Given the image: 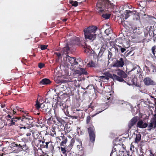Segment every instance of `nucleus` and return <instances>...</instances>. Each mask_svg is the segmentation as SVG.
<instances>
[{"label": "nucleus", "instance_id": "nucleus-1", "mask_svg": "<svg viewBox=\"0 0 156 156\" xmlns=\"http://www.w3.org/2000/svg\"><path fill=\"white\" fill-rule=\"evenodd\" d=\"M23 113L22 117H19V125L23 126H19L20 129L23 128L26 129V128H29L30 125L33 122V117L29 115V114L24 111H22Z\"/></svg>", "mask_w": 156, "mask_h": 156}, {"label": "nucleus", "instance_id": "nucleus-2", "mask_svg": "<svg viewBox=\"0 0 156 156\" xmlns=\"http://www.w3.org/2000/svg\"><path fill=\"white\" fill-rule=\"evenodd\" d=\"M45 103H42L40 104L38 100L36 101L35 105L36 108L38 110H40L44 114L47 115L51 114V108L47 105H45Z\"/></svg>", "mask_w": 156, "mask_h": 156}, {"label": "nucleus", "instance_id": "nucleus-3", "mask_svg": "<svg viewBox=\"0 0 156 156\" xmlns=\"http://www.w3.org/2000/svg\"><path fill=\"white\" fill-rule=\"evenodd\" d=\"M117 74H113V80H117L120 82H126L124 79L127 80L126 78H127L128 76L127 74L125 72L121 69H119L117 71Z\"/></svg>", "mask_w": 156, "mask_h": 156}, {"label": "nucleus", "instance_id": "nucleus-4", "mask_svg": "<svg viewBox=\"0 0 156 156\" xmlns=\"http://www.w3.org/2000/svg\"><path fill=\"white\" fill-rule=\"evenodd\" d=\"M90 141L94 143L96 137L95 130L94 126H90L87 128Z\"/></svg>", "mask_w": 156, "mask_h": 156}, {"label": "nucleus", "instance_id": "nucleus-5", "mask_svg": "<svg viewBox=\"0 0 156 156\" xmlns=\"http://www.w3.org/2000/svg\"><path fill=\"white\" fill-rule=\"evenodd\" d=\"M19 117H13L7 121L6 125L9 126L13 125L18 126L19 124Z\"/></svg>", "mask_w": 156, "mask_h": 156}, {"label": "nucleus", "instance_id": "nucleus-6", "mask_svg": "<svg viewBox=\"0 0 156 156\" xmlns=\"http://www.w3.org/2000/svg\"><path fill=\"white\" fill-rule=\"evenodd\" d=\"M40 147L41 148H46L47 149L50 148L51 149H52L54 148L51 144L49 142L46 141V140L44 139L41 140Z\"/></svg>", "mask_w": 156, "mask_h": 156}, {"label": "nucleus", "instance_id": "nucleus-7", "mask_svg": "<svg viewBox=\"0 0 156 156\" xmlns=\"http://www.w3.org/2000/svg\"><path fill=\"white\" fill-rule=\"evenodd\" d=\"M58 107L62 109V110H65V108H64L63 104H62V102L61 101H57L55 106H54V112L55 116L56 117L57 116L59 115V109Z\"/></svg>", "mask_w": 156, "mask_h": 156}, {"label": "nucleus", "instance_id": "nucleus-8", "mask_svg": "<svg viewBox=\"0 0 156 156\" xmlns=\"http://www.w3.org/2000/svg\"><path fill=\"white\" fill-rule=\"evenodd\" d=\"M154 26L155 25L154 24L153 26L152 29V26H148L146 28V30L144 32L145 37H147L148 34L151 37L153 36L154 34V31L155 30V29L154 28Z\"/></svg>", "mask_w": 156, "mask_h": 156}, {"label": "nucleus", "instance_id": "nucleus-9", "mask_svg": "<svg viewBox=\"0 0 156 156\" xmlns=\"http://www.w3.org/2000/svg\"><path fill=\"white\" fill-rule=\"evenodd\" d=\"M87 73L85 69L78 68L76 69L73 73L74 75H77V76H79L82 75H87Z\"/></svg>", "mask_w": 156, "mask_h": 156}, {"label": "nucleus", "instance_id": "nucleus-10", "mask_svg": "<svg viewBox=\"0 0 156 156\" xmlns=\"http://www.w3.org/2000/svg\"><path fill=\"white\" fill-rule=\"evenodd\" d=\"M97 29L98 28L96 26H92L85 28L83 31L84 34H85V33L94 34L95 33Z\"/></svg>", "mask_w": 156, "mask_h": 156}, {"label": "nucleus", "instance_id": "nucleus-11", "mask_svg": "<svg viewBox=\"0 0 156 156\" xmlns=\"http://www.w3.org/2000/svg\"><path fill=\"white\" fill-rule=\"evenodd\" d=\"M132 12L130 11H127V10L125 13H124V16H123L124 18H123V20H122V21L121 22V24L123 25V26L126 27H127V25L126 24V23H127V22L126 21H125L124 20V19H126L129 16V14H131L132 15Z\"/></svg>", "mask_w": 156, "mask_h": 156}, {"label": "nucleus", "instance_id": "nucleus-12", "mask_svg": "<svg viewBox=\"0 0 156 156\" xmlns=\"http://www.w3.org/2000/svg\"><path fill=\"white\" fill-rule=\"evenodd\" d=\"M66 57L67 62H69L71 66H72L78 64V62L76 61L75 58L71 57L69 56L68 55H66Z\"/></svg>", "mask_w": 156, "mask_h": 156}, {"label": "nucleus", "instance_id": "nucleus-13", "mask_svg": "<svg viewBox=\"0 0 156 156\" xmlns=\"http://www.w3.org/2000/svg\"><path fill=\"white\" fill-rule=\"evenodd\" d=\"M138 120V118L137 116L134 117L131 119L128 123L129 130H130L132 128H133V126L134 127V126L136 124Z\"/></svg>", "mask_w": 156, "mask_h": 156}, {"label": "nucleus", "instance_id": "nucleus-14", "mask_svg": "<svg viewBox=\"0 0 156 156\" xmlns=\"http://www.w3.org/2000/svg\"><path fill=\"white\" fill-rule=\"evenodd\" d=\"M125 64L124 59L120 58L119 60L117 59L115 62L113 66L117 67H122Z\"/></svg>", "mask_w": 156, "mask_h": 156}, {"label": "nucleus", "instance_id": "nucleus-15", "mask_svg": "<svg viewBox=\"0 0 156 156\" xmlns=\"http://www.w3.org/2000/svg\"><path fill=\"white\" fill-rule=\"evenodd\" d=\"M11 147L12 148V150L16 152H19L22 151V147L20 144H17L16 143H13L11 144Z\"/></svg>", "mask_w": 156, "mask_h": 156}, {"label": "nucleus", "instance_id": "nucleus-16", "mask_svg": "<svg viewBox=\"0 0 156 156\" xmlns=\"http://www.w3.org/2000/svg\"><path fill=\"white\" fill-rule=\"evenodd\" d=\"M143 81L146 86L154 85L155 82L149 77H146L144 79Z\"/></svg>", "mask_w": 156, "mask_h": 156}, {"label": "nucleus", "instance_id": "nucleus-17", "mask_svg": "<svg viewBox=\"0 0 156 156\" xmlns=\"http://www.w3.org/2000/svg\"><path fill=\"white\" fill-rule=\"evenodd\" d=\"M73 113H75L78 117V118L80 119H83L84 117L85 113L82 110L76 109L74 110Z\"/></svg>", "mask_w": 156, "mask_h": 156}, {"label": "nucleus", "instance_id": "nucleus-18", "mask_svg": "<svg viewBox=\"0 0 156 156\" xmlns=\"http://www.w3.org/2000/svg\"><path fill=\"white\" fill-rule=\"evenodd\" d=\"M85 38L93 41L96 38L97 34L95 33H85L84 34Z\"/></svg>", "mask_w": 156, "mask_h": 156}, {"label": "nucleus", "instance_id": "nucleus-19", "mask_svg": "<svg viewBox=\"0 0 156 156\" xmlns=\"http://www.w3.org/2000/svg\"><path fill=\"white\" fill-rule=\"evenodd\" d=\"M75 142V139L74 138H72L70 141V144L69 145L65 146L64 147L67 152H69L73 148V147L74 145Z\"/></svg>", "mask_w": 156, "mask_h": 156}, {"label": "nucleus", "instance_id": "nucleus-20", "mask_svg": "<svg viewBox=\"0 0 156 156\" xmlns=\"http://www.w3.org/2000/svg\"><path fill=\"white\" fill-rule=\"evenodd\" d=\"M103 3L104 4V8H112L113 7V4L111 3L108 0H103Z\"/></svg>", "mask_w": 156, "mask_h": 156}, {"label": "nucleus", "instance_id": "nucleus-21", "mask_svg": "<svg viewBox=\"0 0 156 156\" xmlns=\"http://www.w3.org/2000/svg\"><path fill=\"white\" fill-rule=\"evenodd\" d=\"M147 126V123H144L143 121L140 119L138 122L136 126L140 128H144Z\"/></svg>", "mask_w": 156, "mask_h": 156}, {"label": "nucleus", "instance_id": "nucleus-22", "mask_svg": "<svg viewBox=\"0 0 156 156\" xmlns=\"http://www.w3.org/2000/svg\"><path fill=\"white\" fill-rule=\"evenodd\" d=\"M71 44L73 45H76L79 46L80 44V41L79 38L77 37H73L71 41Z\"/></svg>", "mask_w": 156, "mask_h": 156}, {"label": "nucleus", "instance_id": "nucleus-23", "mask_svg": "<svg viewBox=\"0 0 156 156\" xmlns=\"http://www.w3.org/2000/svg\"><path fill=\"white\" fill-rule=\"evenodd\" d=\"M41 142V140L34 138L32 142V145L34 146H35L37 147H38L40 144Z\"/></svg>", "mask_w": 156, "mask_h": 156}, {"label": "nucleus", "instance_id": "nucleus-24", "mask_svg": "<svg viewBox=\"0 0 156 156\" xmlns=\"http://www.w3.org/2000/svg\"><path fill=\"white\" fill-rule=\"evenodd\" d=\"M132 15L133 16V20L136 21L140 20V17L138 12H137L136 11L132 12Z\"/></svg>", "mask_w": 156, "mask_h": 156}, {"label": "nucleus", "instance_id": "nucleus-25", "mask_svg": "<svg viewBox=\"0 0 156 156\" xmlns=\"http://www.w3.org/2000/svg\"><path fill=\"white\" fill-rule=\"evenodd\" d=\"M107 46L106 45L103 44L101 47L100 51L99 52L100 57H101L103 55L104 52L106 50Z\"/></svg>", "mask_w": 156, "mask_h": 156}, {"label": "nucleus", "instance_id": "nucleus-26", "mask_svg": "<svg viewBox=\"0 0 156 156\" xmlns=\"http://www.w3.org/2000/svg\"><path fill=\"white\" fill-rule=\"evenodd\" d=\"M105 76H100L99 78L101 79H105L107 80L109 79V78H113V76L109 73H105Z\"/></svg>", "mask_w": 156, "mask_h": 156}, {"label": "nucleus", "instance_id": "nucleus-27", "mask_svg": "<svg viewBox=\"0 0 156 156\" xmlns=\"http://www.w3.org/2000/svg\"><path fill=\"white\" fill-rule=\"evenodd\" d=\"M70 51V48L68 44L66 47H64L62 51V54H65L66 55H68L69 51Z\"/></svg>", "mask_w": 156, "mask_h": 156}, {"label": "nucleus", "instance_id": "nucleus-28", "mask_svg": "<svg viewBox=\"0 0 156 156\" xmlns=\"http://www.w3.org/2000/svg\"><path fill=\"white\" fill-rule=\"evenodd\" d=\"M51 82V81L49 79L44 78L41 80L40 83L42 84L47 85L50 84Z\"/></svg>", "mask_w": 156, "mask_h": 156}, {"label": "nucleus", "instance_id": "nucleus-29", "mask_svg": "<svg viewBox=\"0 0 156 156\" xmlns=\"http://www.w3.org/2000/svg\"><path fill=\"white\" fill-rule=\"evenodd\" d=\"M96 6L100 8V9H102L104 8V4L103 3V0L98 1L96 4Z\"/></svg>", "mask_w": 156, "mask_h": 156}, {"label": "nucleus", "instance_id": "nucleus-30", "mask_svg": "<svg viewBox=\"0 0 156 156\" xmlns=\"http://www.w3.org/2000/svg\"><path fill=\"white\" fill-rule=\"evenodd\" d=\"M141 135L140 133L138 132L136 134V137L135 138V142L136 143H138L141 139Z\"/></svg>", "mask_w": 156, "mask_h": 156}, {"label": "nucleus", "instance_id": "nucleus-31", "mask_svg": "<svg viewBox=\"0 0 156 156\" xmlns=\"http://www.w3.org/2000/svg\"><path fill=\"white\" fill-rule=\"evenodd\" d=\"M130 80H128V81L127 83L129 85H135L136 86H139V85H137V83H135L134 82V80L133 78H131L130 77Z\"/></svg>", "mask_w": 156, "mask_h": 156}, {"label": "nucleus", "instance_id": "nucleus-32", "mask_svg": "<svg viewBox=\"0 0 156 156\" xmlns=\"http://www.w3.org/2000/svg\"><path fill=\"white\" fill-rule=\"evenodd\" d=\"M20 146L22 147V151H25L27 152L30 150L29 148L26 145V144L25 143L23 145L21 144Z\"/></svg>", "mask_w": 156, "mask_h": 156}, {"label": "nucleus", "instance_id": "nucleus-33", "mask_svg": "<svg viewBox=\"0 0 156 156\" xmlns=\"http://www.w3.org/2000/svg\"><path fill=\"white\" fill-rule=\"evenodd\" d=\"M62 139V141L60 144L61 146H64V145L66 144L67 143V137H65L64 135L61 136Z\"/></svg>", "mask_w": 156, "mask_h": 156}, {"label": "nucleus", "instance_id": "nucleus-34", "mask_svg": "<svg viewBox=\"0 0 156 156\" xmlns=\"http://www.w3.org/2000/svg\"><path fill=\"white\" fill-rule=\"evenodd\" d=\"M151 50L154 55L153 57L152 58L156 59V56L155 55V53L156 54V46L155 45L153 46L151 48Z\"/></svg>", "mask_w": 156, "mask_h": 156}, {"label": "nucleus", "instance_id": "nucleus-35", "mask_svg": "<svg viewBox=\"0 0 156 156\" xmlns=\"http://www.w3.org/2000/svg\"><path fill=\"white\" fill-rule=\"evenodd\" d=\"M112 94H111L108 93L107 95H106L105 97V99L107 100L106 101L109 102L112 101Z\"/></svg>", "mask_w": 156, "mask_h": 156}, {"label": "nucleus", "instance_id": "nucleus-36", "mask_svg": "<svg viewBox=\"0 0 156 156\" xmlns=\"http://www.w3.org/2000/svg\"><path fill=\"white\" fill-rule=\"evenodd\" d=\"M56 127L53 126L52 128V132L51 133V135L52 136L55 137L57 136L56 133Z\"/></svg>", "mask_w": 156, "mask_h": 156}, {"label": "nucleus", "instance_id": "nucleus-37", "mask_svg": "<svg viewBox=\"0 0 156 156\" xmlns=\"http://www.w3.org/2000/svg\"><path fill=\"white\" fill-rule=\"evenodd\" d=\"M87 66L88 67H96L95 62H94L92 60H91L87 64Z\"/></svg>", "mask_w": 156, "mask_h": 156}, {"label": "nucleus", "instance_id": "nucleus-38", "mask_svg": "<svg viewBox=\"0 0 156 156\" xmlns=\"http://www.w3.org/2000/svg\"><path fill=\"white\" fill-rule=\"evenodd\" d=\"M57 119L59 123L63 125V127L65 123V121L60 118L57 117Z\"/></svg>", "mask_w": 156, "mask_h": 156}, {"label": "nucleus", "instance_id": "nucleus-39", "mask_svg": "<svg viewBox=\"0 0 156 156\" xmlns=\"http://www.w3.org/2000/svg\"><path fill=\"white\" fill-rule=\"evenodd\" d=\"M64 131L65 133V134L69 132L71 130V128L70 127H68L67 125H65L64 127Z\"/></svg>", "mask_w": 156, "mask_h": 156}, {"label": "nucleus", "instance_id": "nucleus-40", "mask_svg": "<svg viewBox=\"0 0 156 156\" xmlns=\"http://www.w3.org/2000/svg\"><path fill=\"white\" fill-rule=\"evenodd\" d=\"M105 110V109L104 108H99L98 109H97L96 110V113L94 114V115H92V117H94V116H95L97 114L101 112H102L103 111H104Z\"/></svg>", "mask_w": 156, "mask_h": 156}, {"label": "nucleus", "instance_id": "nucleus-41", "mask_svg": "<svg viewBox=\"0 0 156 156\" xmlns=\"http://www.w3.org/2000/svg\"><path fill=\"white\" fill-rule=\"evenodd\" d=\"M117 153L116 152V148L115 147H113L112 152H111L110 155V156H115L117 154Z\"/></svg>", "mask_w": 156, "mask_h": 156}, {"label": "nucleus", "instance_id": "nucleus-42", "mask_svg": "<svg viewBox=\"0 0 156 156\" xmlns=\"http://www.w3.org/2000/svg\"><path fill=\"white\" fill-rule=\"evenodd\" d=\"M111 16V14L109 13H107L106 14H102V17L103 18L105 19H108L110 18Z\"/></svg>", "mask_w": 156, "mask_h": 156}, {"label": "nucleus", "instance_id": "nucleus-43", "mask_svg": "<svg viewBox=\"0 0 156 156\" xmlns=\"http://www.w3.org/2000/svg\"><path fill=\"white\" fill-rule=\"evenodd\" d=\"M82 89L85 90L86 89H89L90 90H93L94 89V87L93 85L90 84L88 85L86 88L82 87Z\"/></svg>", "mask_w": 156, "mask_h": 156}, {"label": "nucleus", "instance_id": "nucleus-44", "mask_svg": "<svg viewBox=\"0 0 156 156\" xmlns=\"http://www.w3.org/2000/svg\"><path fill=\"white\" fill-rule=\"evenodd\" d=\"M129 72H133V75H136V74H138V71L136 68H134L130 71H129Z\"/></svg>", "mask_w": 156, "mask_h": 156}, {"label": "nucleus", "instance_id": "nucleus-45", "mask_svg": "<svg viewBox=\"0 0 156 156\" xmlns=\"http://www.w3.org/2000/svg\"><path fill=\"white\" fill-rule=\"evenodd\" d=\"M79 143L80 144L77 145V147L79 151H82L83 150V148L82 146V142L80 141H79Z\"/></svg>", "mask_w": 156, "mask_h": 156}, {"label": "nucleus", "instance_id": "nucleus-46", "mask_svg": "<svg viewBox=\"0 0 156 156\" xmlns=\"http://www.w3.org/2000/svg\"><path fill=\"white\" fill-rule=\"evenodd\" d=\"M93 59L95 60L97 59V61H98L99 58H100L99 56V54H98V55L96 53H93Z\"/></svg>", "mask_w": 156, "mask_h": 156}, {"label": "nucleus", "instance_id": "nucleus-47", "mask_svg": "<svg viewBox=\"0 0 156 156\" xmlns=\"http://www.w3.org/2000/svg\"><path fill=\"white\" fill-rule=\"evenodd\" d=\"M92 116L90 117L89 115L87 116L86 119V123L87 124L91 123L92 122V119L91 117Z\"/></svg>", "mask_w": 156, "mask_h": 156}, {"label": "nucleus", "instance_id": "nucleus-48", "mask_svg": "<svg viewBox=\"0 0 156 156\" xmlns=\"http://www.w3.org/2000/svg\"><path fill=\"white\" fill-rule=\"evenodd\" d=\"M99 14L102 16V14H106L107 13L106 11V10H105L104 9H100V11L98 12Z\"/></svg>", "mask_w": 156, "mask_h": 156}, {"label": "nucleus", "instance_id": "nucleus-49", "mask_svg": "<svg viewBox=\"0 0 156 156\" xmlns=\"http://www.w3.org/2000/svg\"><path fill=\"white\" fill-rule=\"evenodd\" d=\"M51 114L49 115L50 117L47 119V123L49 125H50L51 123V121L53 119V118L51 117Z\"/></svg>", "mask_w": 156, "mask_h": 156}, {"label": "nucleus", "instance_id": "nucleus-50", "mask_svg": "<svg viewBox=\"0 0 156 156\" xmlns=\"http://www.w3.org/2000/svg\"><path fill=\"white\" fill-rule=\"evenodd\" d=\"M70 3L72 4V6H77L78 5V2L76 1H71L70 2Z\"/></svg>", "mask_w": 156, "mask_h": 156}, {"label": "nucleus", "instance_id": "nucleus-51", "mask_svg": "<svg viewBox=\"0 0 156 156\" xmlns=\"http://www.w3.org/2000/svg\"><path fill=\"white\" fill-rule=\"evenodd\" d=\"M113 55L112 53L109 51V50L108 51V60H109L110 58H112V56Z\"/></svg>", "mask_w": 156, "mask_h": 156}, {"label": "nucleus", "instance_id": "nucleus-52", "mask_svg": "<svg viewBox=\"0 0 156 156\" xmlns=\"http://www.w3.org/2000/svg\"><path fill=\"white\" fill-rule=\"evenodd\" d=\"M111 30L110 28L106 29L105 31V33L107 35H108L109 34H111Z\"/></svg>", "mask_w": 156, "mask_h": 156}, {"label": "nucleus", "instance_id": "nucleus-53", "mask_svg": "<svg viewBox=\"0 0 156 156\" xmlns=\"http://www.w3.org/2000/svg\"><path fill=\"white\" fill-rule=\"evenodd\" d=\"M154 126L153 122L150 123L148 126V130L150 131L152 128L153 126Z\"/></svg>", "mask_w": 156, "mask_h": 156}, {"label": "nucleus", "instance_id": "nucleus-54", "mask_svg": "<svg viewBox=\"0 0 156 156\" xmlns=\"http://www.w3.org/2000/svg\"><path fill=\"white\" fill-rule=\"evenodd\" d=\"M70 81L67 79H62L60 80V82H61V83H65L69 82Z\"/></svg>", "mask_w": 156, "mask_h": 156}, {"label": "nucleus", "instance_id": "nucleus-55", "mask_svg": "<svg viewBox=\"0 0 156 156\" xmlns=\"http://www.w3.org/2000/svg\"><path fill=\"white\" fill-rule=\"evenodd\" d=\"M5 125V123L3 121L0 120V128H2Z\"/></svg>", "mask_w": 156, "mask_h": 156}, {"label": "nucleus", "instance_id": "nucleus-56", "mask_svg": "<svg viewBox=\"0 0 156 156\" xmlns=\"http://www.w3.org/2000/svg\"><path fill=\"white\" fill-rule=\"evenodd\" d=\"M61 151L63 154H66V152L67 151H66V150L65 149L64 147H61Z\"/></svg>", "mask_w": 156, "mask_h": 156}, {"label": "nucleus", "instance_id": "nucleus-57", "mask_svg": "<svg viewBox=\"0 0 156 156\" xmlns=\"http://www.w3.org/2000/svg\"><path fill=\"white\" fill-rule=\"evenodd\" d=\"M54 54L55 55H56L58 57V58H62V52L61 53L55 52Z\"/></svg>", "mask_w": 156, "mask_h": 156}, {"label": "nucleus", "instance_id": "nucleus-58", "mask_svg": "<svg viewBox=\"0 0 156 156\" xmlns=\"http://www.w3.org/2000/svg\"><path fill=\"white\" fill-rule=\"evenodd\" d=\"M118 46L120 48V51L122 53H123L126 51V49L125 48H122L119 45Z\"/></svg>", "mask_w": 156, "mask_h": 156}, {"label": "nucleus", "instance_id": "nucleus-59", "mask_svg": "<svg viewBox=\"0 0 156 156\" xmlns=\"http://www.w3.org/2000/svg\"><path fill=\"white\" fill-rule=\"evenodd\" d=\"M45 65L44 64L42 63H40L38 64V66L40 69L43 68L44 66Z\"/></svg>", "mask_w": 156, "mask_h": 156}, {"label": "nucleus", "instance_id": "nucleus-60", "mask_svg": "<svg viewBox=\"0 0 156 156\" xmlns=\"http://www.w3.org/2000/svg\"><path fill=\"white\" fill-rule=\"evenodd\" d=\"M129 152L123 151V156H131L129 154Z\"/></svg>", "mask_w": 156, "mask_h": 156}, {"label": "nucleus", "instance_id": "nucleus-61", "mask_svg": "<svg viewBox=\"0 0 156 156\" xmlns=\"http://www.w3.org/2000/svg\"><path fill=\"white\" fill-rule=\"evenodd\" d=\"M144 68L146 69L147 73H148L150 72V70L149 69V67H148L147 66H146V65H145Z\"/></svg>", "mask_w": 156, "mask_h": 156}, {"label": "nucleus", "instance_id": "nucleus-62", "mask_svg": "<svg viewBox=\"0 0 156 156\" xmlns=\"http://www.w3.org/2000/svg\"><path fill=\"white\" fill-rule=\"evenodd\" d=\"M123 151H119V154H117L115 156H123Z\"/></svg>", "mask_w": 156, "mask_h": 156}, {"label": "nucleus", "instance_id": "nucleus-63", "mask_svg": "<svg viewBox=\"0 0 156 156\" xmlns=\"http://www.w3.org/2000/svg\"><path fill=\"white\" fill-rule=\"evenodd\" d=\"M41 48L42 50H44L47 48V46L45 45H41Z\"/></svg>", "mask_w": 156, "mask_h": 156}, {"label": "nucleus", "instance_id": "nucleus-64", "mask_svg": "<svg viewBox=\"0 0 156 156\" xmlns=\"http://www.w3.org/2000/svg\"><path fill=\"white\" fill-rule=\"evenodd\" d=\"M15 109L17 111H20L22 112V111H23L22 110V109L21 108H20L18 106H16Z\"/></svg>", "mask_w": 156, "mask_h": 156}]
</instances>
